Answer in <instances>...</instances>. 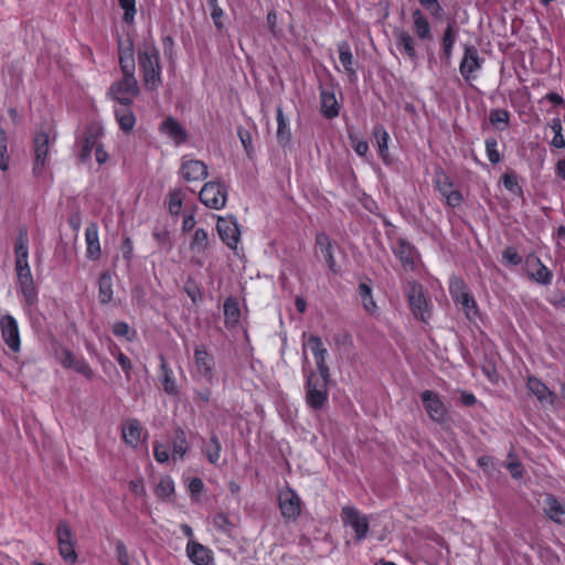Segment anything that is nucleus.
Returning <instances> with one entry per match:
<instances>
[{
    "label": "nucleus",
    "instance_id": "1",
    "mask_svg": "<svg viewBox=\"0 0 565 565\" xmlns=\"http://www.w3.org/2000/svg\"><path fill=\"white\" fill-rule=\"evenodd\" d=\"M137 53L145 86L152 90L157 89L162 83L159 49L149 40L138 46Z\"/></svg>",
    "mask_w": 565,
    "mask_h": 565
},
{
    "label": "nucleus",
    "instance_id": "2",
    "mask_svg": "<svg viewBox=\"0 0 565 565\" xmlns=\"http://www.w3.org/2000/svg\"><path fill=\"white\" fill-rule=\"evenodd\" d=\"M449 294L454 302L461 307L466 318L475 321L479 318L478 305L467 284L459 277H452L449 282Z\"/></svg>",
    "mask_w": 565,
    "mask_h": 565
},
{
    "label": "nucleus",
    "instance_id": "3",
    "mask_svg": "<svg viewBox=\"0 0 565 565\" xmlns=\"http://www.w3.org/2000/svg\"><path fill=\"white\" fill-rule=\"evenodd\" d=\"M215 360L204 345H196L193 354L191 376L198 383L213 384Z\"/></svg>",
    "mask_w": 565,
    "mask_h": 565
},
{
    "label": "nucleus",
    "instance_id": "4",
    "mask_svg": "<svg viewBox=\"0 0 565 565\" xmlns=\"http://www.w3.org/2000/svg\"><path fill=\"white\" fill-rule=\"evenodd\" d=\"M227 196V186L220 180L206 182L199 192L200 202L211 210L223 209L226 204Z\"/></svg>",
    "mask_w": 565,
    "mask_h": 565
},
{
    "label": "nucleus",
    "instance_id": "5",
    "mask_svg": "<svg viewBox=\"0 0 565 565\" xmlns=\"http://www.w3.org/2000/svg\"><path fill=\"white\" fill-rule=\"evenodd\" d=\"M407 299L413 315L427 322L431 317V306L424 296L423 286L416 281L408 282Z\"/></svg>",
    "mask_w": 565,
    "mask_h": 565
},
{
    "label": "nucleus",
    "instance_id": "6",
    "mask_svg": "<svg viewBox=\"0 0 565 565\" xmlns=\"http://www.w3.org/2000/svg\"><path fill=\"white\" fill-rule=\"evenodd\" d=\"M110 95L122 106H129L132 97L139 94V85L135 75H122V78L110 86Z\"/></svg>",
    "mask_w": 565,
    "mask_h": 565
},
{
    "label": "nucleus",
    "instance_id": "7",
    "mask_svg": "<svg viewBox=\"0 0 565 565\" xmlns=\"http://www.w3.org/2000/svg\"><path fill=\"white\" fill-rule=\"evenodd\" d=\"M328 379L311 373L307 379L306 401L313 409H321L328 398Z\"/></svg>",
    "mask_w": 565,
    "mask_h": 565
},
{
    "label": "nucleus",
    "instance_id": "8",
    "mask_svg": "<svg viewBox=\"0 0 565 565\" xmlns=\"http://www.w3.org/2000/svg\"><path fill=\"white\" fill-rule=\"evenodd\" d=\"M19 290L22 295L23 306L31 308L38 303V289L30 267L15 269Z\"/></svg>",
    "mask_w": 565,
    "mask_h": 565
},
{
    "label": "nucleus",
    "instance_id": "9",
    "mask_svg": "<svg viewBox=\"0 0 565 565\" xmlns=\"http://www.w3.org/2000/svg\"><path fill=\"white\" fill-rule=\"evenodd\" d=\"M434 182L437 191L445 199L447 205L457 207L462 203L461 192L455 188L454 182L444 171L436 172Z\"/></svg>",
    "mask_w": 565,
    "mask_h": 565
},
{
    "label": "nucleus",
    "instance_id": "10",
    "mask_svg": "<svg viewBox=\"0 0 565 565\" xmlns=\"http://www.w3.org/2000/svg\"><path fill=\"white\" fill-rule=\"evenodd\" d=\"M179 174L184 182H199L207 178V166L198 159L184 156L181 159Z\"/></svg>",
    "mask_w": 565,
    "mask_h": 565
},
{
    "label": "nucleus",
    "instance_id": "11",
    "mask_svg": "<svg viewBox=\"0 0 565 565\" xmlns=\"http://www.w3.org/2000/svg\"><path fill=\"white\" fill-rule=\"evenodd\" d=\"M51 138L49 134L40 131L34 137V164L33 173L39 177L41 175L49 162Z\"/></svg>",
    "mask_w": 565,
    "mask_h": 565
},
{
    "label": "nucleus",
    "instance_id": "12",
    "mask_svg": "<svg viewBox=\"0 0 565 565\" xmlns=\"http://www.w3.org/2000/svg\"><path fill=\"white\" fill-rule=\"evenodd\" d=\"M279 508L284 518L296 520L301 513V500L291 488H284L278 494Z\"/></svg>",
    "mask_w": 565,
    "mask_h": 565
},
{
    "label": "nucleus",
    "instance_id": "13",
    "mask_svg": "<svg viewBox=\"0 0 565 565\" xmlns=\"http://www.w3.org/2000/svg\"><path fill=\"white\" fill-rule=\"evenodd\" d=\"M216 230L220 238L232 249L237 247L241 231L237 220L233 216H218Z\"/></svg>",
    "mask_w": 565,
    "mask_h": 565
},
{
    "label": "nucleus",
    "instance_id": "14",
    "mask_svg": "<svg viewBox=\"0 0 565 565\" xmlns=\"http://www.w3.org/2000/svg\"><path fill=\"white\" fill-rule=\"evenodd\" d=\"M1 335L4 343L13 352L21 349L20 330L17 319L11 315H4L0 319Z\"/></svg>",
    "mask_w": 565,
    "mask_h": 565
},
{
    "label": "nucleus",
    "instance_id": "15",
    "mask_svg": "<svg viewBox=\"0 0 565 565\" xmlns=\"http://www.w3.org/2000/svg\"><path fill=\"white\" fill-rule=\"evenodd\" d=\"M482 60L479 56V52L473 45H465L463 56L459 64V72L461 76L470 82L476 78L475 73L481 70Z\"/></svg>",
    "mask_w": 565,
    "mask_h": 565
},
{
    "label": "nucleus",
    "instance_id": "16",
    "mask_svg": "<svg viewBox=\"0 0 565 565\" xmlns=\"http://www.w3.org/2000/svg\"><path fill=\"white\" fill-rule=\"evenodd\" d=\"M342 521L344 525L351 526L355 536L359 541L364 540L369 532V521L367 518L361 514L353 507H344L342 509Z\"/></svg>",
    "mask_w": 565,
    "mask_h": 565
},
{
    "label": "nucleus",
    "instance_id": "17",
    "mask_svg": "<svg viewBox=\"0 0 565 565\" xmlns=\"http://www.w3.org/2000/svg\"><path fill=\"white\" fill-rule=\"evenodd\" d=\"M424 407L428 416L437 423H443L447 418V409L439 395L434 391H424L420 395Z\"/></svg>",
    "mask_w": 565,
    "mask_h": 565
},
{
    "label": "nucleus",
    "instance_id": "18",
    "mask_svg": "<svg viewBox=\"0 0 565 565\" xmlns=\"http://www.w3.org/2000/svg\"><path fill=\"white\" fill-rule=\"evenodd\" d=\"M306 347H308L312 352L320 375L324 379H329V367L326 363V356L328 352L321 339L319 337L311 335L309 337Z\"/></svg>",
    "mask_w": 565,
    "mask_h": 565
},
{
    "label": "nucleus",
    "instance_id": "19",
    "mask_svg": "<svg viewBox=\"0 0 565 565\" xmlns=\"http://www.w3.org/2000/svg\"><path fill=\"white\" fill-rule=\"evenodd\" d=\"M412 29L416 38L422 42L433 41L431 25L419 9H415L412 12Z\"/></svg>",
    "mask_w": 565,
    "mask_h": 565
},
{
    "label": "nucleus",
    "instance_id": "20",
    "mask_svg": "<svg viewBox=\"0 0 565 565\" xmlns=\"http://www.w3.org/2000/svg\"><path fill=\"white\" fill-rule=\"evenodd\" d=\"M15 269L30 267L29 236L25 228H20L14 245Z\"/></svg>",
    "mask_w": 565,
    "mask_h": 565
},
{
    "label": "nucleus",
    "instance_id": "21",
    "mask_svg": "<svg viewBox=\"0 0 565 565\" xmlns=\"http://www.w3.org/2000/svg\"><path fill=\"white\" fill-rule=\"evenodd\" d=\"M545 515L557 524H565V504L552 494H547L543 502Z\"/></svg>",
    "mask_w": 565,
    "mask_h": 565
},
{
    "label": "nucleus",
    "instance_id": "22",
    "mask_svg": "<svg viewBox=\"0 0 565 565\" xmlns=\"http://www.w3.org/2000/svg\"><path fill=\"white\" fill-rule=\"evenodd\" d=\"M86 256L96 260L100 257L102 248L99 243L98 226L89 223L85 228Z\"/></svg>",
    "mask_w": 565,
    "mask_h": 565
},
{
    "label": "nucleus",
    "instance_id": "23",
    "mask_svg": "<svg viewBox=\"0 0 565 565\" xmlns=\"http://www.w3.org/2000/svg\"><path fill=\"white\" fill-rule=\"evenodd\" d=\"M185 551L188 557L195 565H210V563L213 561L212 551L206 546L194 541H190L186 544Z\"/></svg>",
    "mask_w": 565,
    "mask_h": 565
},
{
    "label": "nucleus",
    "instance_id": "24",
    "mask_svg": "<svg viewBox=\"0 0 565 565\" xmlns=\"http://www.w3.org/2000/svg\"><path fill=\"white\" fill-rule=\"evenodd\" d=\"M527 387L542 404L551 406L555 405L557 396L539 379L529 377Z\"/></svg>",
    "mask_w": 565,
    "mask_h": 565
},
{
    "label": "nucleus",
    "instance_id": "25",
    "mask_svg": "<svg viewBox=\"0 0 565 565\" xmlns=\"http://www.w3.org/2000/svg\"><path fill=\"white\" fill-rule=\"evenodd\" d=\"M162 134L170 138L175 145H181L186 140V134L180 122L169 117L160 127Z\"/></svg>",
    "mask_w": 565,
    "mask_h": 565
},
{
    "label": "nucleus",
    "instance_id": "26",
    "mask_svg": "<svg viewBox=\"0 0 565 565\" xmlns=\"http://www.w3.org/2000/svg\"><path fill=\"white\" fill-rule=\"evenodd\" d=\"M316 245L323 255L328 268L333 273H338L339 267L332 254V244L328 235L324 233H318L316 236Z\"/></svg>",
    "mask_w": 565,
    "mask_h": 565
},
{
    "label": "nucleus",
    "instance_id": "27",
    "mask_svg": "<svg viewBox=\"0 0 565 565\" xmlns=\"http://www.w3.org/2000/svg\"><path fill=\"white\" fill-rule=\"evenodd\" d=\"M394 35L396 39V44L403 52L412 60L416 61L418 54L415 49V39L407 31L397 29L394 31Z\"/></svg>",
    "mask_w": 565,
    "mask_h": 565
},
{
    "label": "nucleus",
    "instance_id": "28",
    "mask_svg": "<svg viewBox=\"0 0 565 565\" xmlns=\"http://www.w3.org/2000/svg\"><path fill=\"white\" fill-rule=\"evenodd\" d=\"M100 132L102 130L99 128H90L85 131L82 142V151L79 154L83 161L88 160L92 157L93 151L99 145L98 138Z\"/></svg>",
    "mask_w": 565,
    "mask_h": 565
},
{
    "label": "nucleus",
    "instance_id": "29",
    "mask_svg": "<svg viewBox=\"0 0 565 565\" xmlns=\"http://www.w3.org/2000/svg\"><path fill=\"white\" fill-rule=\"evenodd\" d=\"M321 110L328 118H333L339 115V105L335 94L332 90L322 88L320 92Z\"/></svg>",
    "mask_w": 565,
    "mask_h": 565
},
{
    "label": "nucleus",
    "instance_id": "30",
    "mask_svg": "<svg viewBox=\"0 0 565 565\" xmlns=\"http://www.w3.org/2000/svg\"><path fill=\"white\" fill-rule=\"evenodd\" d=\"M142 427L137 419H129L122 426V437L125 441L136 447L141 440Z\"/></svg>",
    "mask_w": 565,
    "mask_h": 565
},
{
    "label": "nucleus",
    "instance_id": "31",
    "mask_svg": "<svg viewBox=\"0 0 565 565\" xmlns=\"http://www.w3.org/2000/svg\"><path fill=\"white\" fill-rule=\"evenodd\" d=\"M113 277L109 271H105L98 280V299L100 303L106 305L113 300Z\"/></svg>",
    "mask_w": 565,
    "mask_h": 565
},
{
    "label": "nucleus",
    "instance_id": "32",
    "mask_svg": "<svg viewBox=\"0 0 565 565\" xmlns=\"http://www.w3.org/2000/svg\"><path fill=\"white\" fill-rule=\"evenodd\" d=\"M119 63L122 71V75H135L136 65L131 43H128L125 47L120 46Z\"/></svg>",
    "mask_w": 565,
    "mask_h": 565
},
{
    "label": "nucleus",
    "instance_id": "33",
    "mask_svg": "<svg viewBox=\"0 0 565 565\" xmlns=\"http://www.w3.org/2000/svg\"><path fill=\"white\" fill-rule=\"evenodd\" d=\"M277 139L281 145H286L289 142L291 137L289 119L284 115L282 108L280 106L277 107Z\"/></svg>",
    "mask_w": 565,
    "mask_h": 565
},
{
    "label": "nucleus",
    "instance_id": "34",
    "mask_svg": "<svg viewBox=\"0 0 565 565\" xmlns=\"http://www.w3.org/2000/svg\"><path fill=\"white\" fill-rule=\"evenodd\" d=\"M394 254L399 258L404 266L413 264L414 249L405 239H397L394 246Z\"/></svg>",
    "mask_w": 565,
    "mask_h": 565
},
{
    "label": "nucleus",
    "instance_id": "35",
    "mask_svg": "<svg viewBox=\"0 0 565 565\" xmlns=\"http://www.w3.org/2000/svg\"><path fill=\"white\" fill-rule=\"evenodd\" d=\"M209 247V234L204 228H196L190 242V250L195 254L204 253Z\"/></svg>",
    "mask_w": 565,
    "mask_h": 565
},
{
    "label": "nucleus",
    "instance_id": "36",
    "mask_svg": "<svg viewBox=\"0 0 565 565\" xmlns=\"http://www.w3.org/2000/svg\"><path fill=\"white\" fill-rule=\"evenodd\" d=\"M115 115L122 130L130 131L134 128L136 118L129 106L120 105V107L115 109Z\"/></svg>",
    "mask_w": 565,
    "mask_h": 565
},
{
    "label": "nucleus",
    "instance_id": "37",
    "mask_svg": "<svg viewBox=\"0 0 565 565\" xmlns=\"http://www.w3.org/2000/svg\"><path fill=\"white\" fill-rule=\"evenodd\" d=\"M373 135L376 139L380 156L385 160L388 156V132L382 125H376Z\"/></svg>",
    "mask_w": 565,
    "mask_h": 565
},
{
    "label": "nucleus",
    "instance_id": "38",
    "mask_svg": "<svg viewBox=\"0 0 565 565\" xmlns=\"http://www.w3.org/2000/svg\"><path fill=\"white\" fill-rule=\"evenodd\" d=\"M225 323L234 326L238 322L241 311L237 301L234 298H227L224 302Z\"/></svg>",
    "mask_w": 565,
    "mask_h": 565
},
{
    "label": "nucleus",
    "instance_id": "39",
    "mask_svg": "<svg viewBox=\"0 0 565 565\" xmlns=\"http://www.w3.org/2000/svg\"><path fill=\"white\" fill-rule=\"evenodd\" d=\"M173 454L172 458L179 457L182 459L189 450L188 440L183 430L179 429L175 431L172 441Z\"/></svg>",
    "mask_w": 565,
    "mask_h": 565
},
{
    "label": "nucleus",
    "instance_id": "40",
    "mask_svg": "<svg viewBox=\"0 0 565 565\" xmlns=\"http://www.w3.org/2000/svg\"><path fill=\"white\" fill-rule=\"evenodd\" d=\"M455 22H451L447 25V28L444 31L443 38H441V46L444 55L447 58H450L452 55L454 45L456 43V34L454 31Z\"/></svg>",
    "mask_w": 565,
    "mask_h": 565
},
{
    "label": "nucleus",
    "instance_id": "41",
    "mask_svg": "<svg viewBox=\"0 0 565 565\" xmlns=\"http://www.w3.org/2000/svg\"><path fill=\"white\" fill-rule=\"evenodd\" d=\"M359 292L362 300V305L364 309L371 313L374 315L377 312V306L375 301L373 300L372 296V289L369 285L361 282L359 286Z\"/></svg>",
    "mask_w": 565,
    "mask_h": 565
},
{
    "label": "nucleus",
    "instance_id": "42",
    "mask_svg": "<svg viewBox=\"0 0 565 565\" xmlns=\"http://www.w3.org/2000/svg\"><path fill=\"white\" fill-rule=\"evenodd\" d=\"M222 446L218 438L213 435L210 443L204 447L203 451L212 465H217L221 458Z\"/></svg>",
    "mask_w": 565,
    "mask_h": 565
},
{
    "label": "nucleus",
    "instance_id": "43",
    "mask_svg": "<svg viewBox=\"0 0 565 565\" xmlns=\"http://www.w3.org/2000/svg\"><path fill=\"white\" fill-rule=\"evenodd\" d=\"M56 540L58 544L75 543L74 532L68 522L62 520L56 526Z\"/></svg>",
    "mask_w": 565,
    "mask_h": 565
},
{
    "label": "nucleus",
    "instance_id": "44",
    "mask_svg": "<svg viewBox=\"0 0 565 565\" xmlns=\"http://www.w3.org/2000/svg\"><path fill=\"white\" fill-rule=\"evenodd\" d=\"M489 121L499 129H507L510 125V113L501 108L492 109L489 114Z\"/></svg>",
    "mask_w": 565,
    "mask_h": 565
},
{
    "label": "nucleus",
    "instance_id": "45",
    "mask_svg": "<svg viewBox=\"0 0 565 565\" xmlns=\"http://www.w3.org/2000/svg\"><path fill=\"white\" fill-rule=\"evenodd\" d=\"M162 371V386L166 393L175 395L178 393V386L173 377L172 371L168 367L166 362L161 363Z\"/></svg>",
    "mask_w": 565,
    "mask_h": 565
},
{
    "label": "nucleus",
    "instance_id": "46",
    "mask_svg": "<svg viewBox=\"0 0 565 565\" xmlns=\"http://www.w3.org/2000/svg\"><path fill=\"white\" fill-rule=\"evenodd\" d=\"M550 128L552 129L554 136L552 138L551 145L555 148L565 149V138L562 134L563 125L561 119L553 118L550 122Z\"/></svg>",
    "mask_w": 565,
    "mask_h": 565
},
{
    "label": "nucleus",
    "instance_id": "47",
    "mask_svg": "<svg viewBox=\"0 0 565 565\" xmlns=\"http://www.w3.org/2000/svg\"><path fill=\"white\" fill-rule=\"evenodd\" d=\"M10 167V154L8 151V136L3 128H0V170L6 172Z\"/></svg>",
    "mask_w": 565,
    "mask_h": 565
},
{
    "label": "nucleus",
    "instance_id": "48",
    "mask_svg": "<svg viewBox=\"0 0 565 565\" xmlns=\"http://www.w3.org/2000/svg\"><path fill=\"white\" fill-rule=\"evenodd\" d=\"M534 262L537 268L532 273V278L541 285H550L552 281V273L539 258H535Z\"/></svg>",
    "mask_w": 565,
    "mask_h": 565
},
{
    "label": "nucleus",
    "instance_id": "49",
    "mask_svg": "<svg viewBox=\"0 0 565 565\" xmlns=\"http://www.w3.org/2000/svg\"><path fill=\"white\" fill-rule=\"evenodd\" d=\"M338 50H339V58H340V62L343 65L344 70L348 73L353 74V68H352L353 55L351 53L350 45L347 42H341L338 45Z\"/></svg>",
    "mask_w": 565,
    "mask_h": 565
},
{
    "label": "nucleus",
    "instance_id": "50",
    "mask_svg": "<svg viewBox=\"0 0 565 565\" xmlns=\"http://www.w3.org/2000/svg\"><path fill=\"white\" fill-rule=\"evenodd\" d=\"M58 554L70 565L77 562V553L75 551V543L58 544Z\"/></svg>",
    "mask_w": 565,
    "mask_h": 565
},
{
    "label": "nucleus",
    "instance_id": "51",
    "mask_svg": "<svg viewBox=\"0 0 565 565\" xmlns=\"http://www.w3.org/2000/svg\"><path fill=\"white\" fill-rule=\"evenodd\" d=\"M174 492V483L170 477H163L160 479L156 487V493L161 499H167Z\"/></svg>",
    "mask_w": 565,
    "mask_h": 565
},
{
    "label": "nucleus",
    "instance_id": "52",
    "mask_svg": "<svg viewBox=\"0 0 565 565\" xmlns=\"http://www.w3.org/2000/svg\"><path fill=\"white\" fill-rule=\"evenodd\" d=\"M486 152L489 161L493 164L500 162L501 156L498 150V141L494 138H487L486 139Z\"/></svg>",
    "mask_w": 565,
    "mask_h": 565
},
{
    "label": "nucleus",
    "instance_id": "53",
    "mask_svg": "<svg viewBox=\"0 0 565 565\" xmlns=\"http://www.w3.org/2000/svg\"><path fill=\"white\" fill-rule=\"evenodd\" d=\"M507 469L510 471L511 476L514 479H520L523 476L522 465L519 459L514 457L512 452L508 456V461L505 463Z\"/></svg>",
    "mask_w": 565,
    "mask_h": 565
},
{
    "label": "nucleus",
    "instance_id": "54",
    "mask_svg": "<svg viewBox=\"0 0 565 565\" xmlns=\"http://www.w3.org/2000/svg\"><path fill=\"white\" fill-rule=\"evenodd\" d=\"M113 332L116 337L125 338L129 341H131L135 335V332L131 331L128 323L122 322V321H118V322L114 323Z\"/></svg>",
    "mask_w": 565,
    "mask_h": 565
},
{
    "label": "nucleus",
    "instance_id": "55",
    "mask_svg": "<svg viewBox=\"0 0 565 565\" xmlns=\"http://www.w3.org/2000/svg\"><path fill=\"white\" fill-rule=\"evenodd\" d=\"M213 524L216 529H218L225 534H230L233 529V524L230 521L228 516L223 513H218L217 515H215Z\"/></svg>",
    "mask_w": 565,
    "mask_h": 565
},
{
    "label": "nucleus",
    "instance_id": "56",
    "mask_svg": "<svg viewBox=\"0 0 565 565\" xmlns=\"http://www.w3.org/2000/svg\"><path fill=\"white\" fill-rule=\"evenodd\" d=\"M503 260L508 265L518 266L522 263V257L514 247H507L502 254Z\"/></svg>",
    "mask_w": 565,
    "mask_h": 565
},
{
    "label": "nucleus",
    "instance_id": "57",
    "mask_svg": "<svg viewBox=\"0 0 565 565\" xmlns=\"http://www.w3.org/2000/svg\"><path fill=\"white\" fill-rule=\"evenodd\" d=\"M183 196L181 192H172L169 198V212L179 214L182 207Z\"/></svg>",
    "mask_w": 565,
    "mask_h": 565
},
{
    "label": "nucleus",
    "instance_id": "58",
    "mask_svg": "<svg viewBox=\"0 0 565 565\" xmlns=\"http://www.w3.org/2000/svg\"><path fill=\"white\" fill-rule=\"evenodd\" d=\"M119 4L122 8L124 19L127 22L132 21L136 14V0H119Z\"/></svg>",
    "mask_w": 565,
    "mask_h": 565
},
{
    "label": "nucleus",
    "instance_id": "59",
    "mask_svg": "<svg viewBox=\"0 0 565 565\" xmlns=\"http://www.w3.org/2000/svg\"><path fill=\"white\" fill-rule=\"evenodd\" d=\"M419 3L435 18H439L443 13V8L438 0H419Z\"/></svg>",
    "mask_w": 565,
    "mask_h": 565
},
{
    "label": "nucleus",
    "instance_id": "60",
    "mask_svg": "<svg viewBox=\"0 0 565 565\" xmlns=\"http://www.w3.org/2000/svg\"><path fill=\"white\" fill-rule=\"evenodd\" d=\"M350 141L352 148L359 156L364 157L367 153L369 145L366 141L359 139L356 136H350Z\"/></svg>",
    "mask_w": 565,
    "mask_h": 565
},
{
    "label": "nucleus",
    "instance_id": "61",
    "mask_svg": "<svg viewBox=\"0 0 565 565\" xmlns=\"http://www.w3.org/2000/svg\"><path fill=\"white\" fill-rule=\"evenodd\" d=\"M72 370L76 371L77 373L83 374L87 379H92L94 376L93 370L90 369L88 363L85 362L84 360L76 359L73 364Z\"/></svg>",
    "mask_w": 565,
    "mask_h": 565
},
{
    "label": "nucleus",
    "instance_id": "62",
    "mask_svg": "<svg viewBox=\"0 0 565 565\" xmlns=\"http://www.w3.org/2000/svg\"><path fill=\"white\" fill-rule=\"evenodd\" d=\"M504 186L512 193H519L521 188L518 183L516 177L514 174L505 173L502 177Z\"/></svg>",
    "mask_w": 565,
    "mask_h": 565
},
{
    "label": "nucleus",
    "instance_id": "63",
    "mask_svg": "<svg viewBox=\"0 0 565 565\" xmlns=\"http://www.w3.org/2000/svg\"><path fill=\"white\" fill-rule=\"evenodd\" d=\"M154 458L158 462L163 463L169 459V450L161 444H156L153 449Z\"/></svg>",
    "mask_w": 565,
    "mask_h": 565
},
{
    "label": "nucleus",
    "instance_id": "64",
    "mask_svg": "<svg viewBox=\"0 0 565 565\" xmlns=\"http://www.w3.org/2000/svg\"><path fill=\"white\" fill-rule=\"evenodd\" d=\"M116 554L120 565H129L128 551L122 542L116 544Z\"/></svg>",
    "mask_w": 565,
    "mask_h": 565
}]
</instances>
